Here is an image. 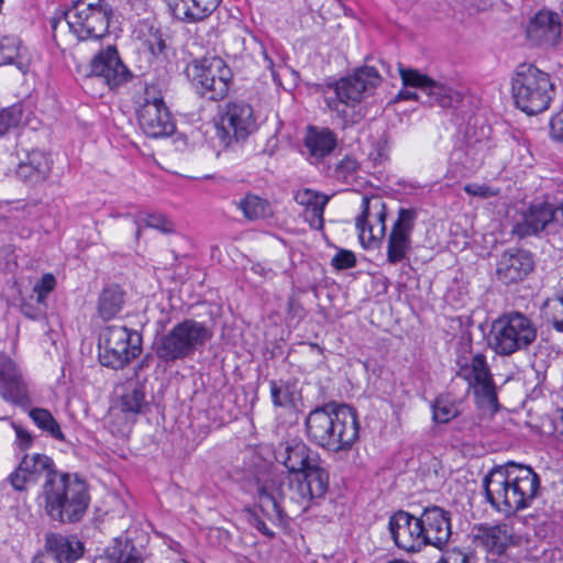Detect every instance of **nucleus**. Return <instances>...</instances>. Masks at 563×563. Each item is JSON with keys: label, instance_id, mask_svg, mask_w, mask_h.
Wrapping results in <instances>:
<instances>
[{"label": "nucleus", "instance_id": "f257e3e1", "mask_svg": "<svg viewBox=\"0 0 563 563\" xmlns=\"http://www.w3.org/2000/svg\"><path fill=\"white\" fill-rule=\"evenodd\" d=\"M276 462L283 464L290 476L286 497L302 507H311L329 489V472L320 465V455L300 439L278 444Z\"/></svg>", "mask_w": 563, "mask_h": 563}, {"label": "nucleus", "instance_id": "f03ea898", "mask_svg": "<svg viewBox=\"0 0 563 563\" xmlns=\"http://www.w3.org/2000/svg\"><path fill=\"white\" fill-rule=\"evenodd\" d=\"M540 488L539 475L515 462L494 466L483 478L485 499L506 517L528 508Z\"/></svg>", "mask_w": 563, "mask_h": 563}, {"label": "nucleus", "instance_id": "7ed1b4c3", "mask_svg": "<svg viewBox=\"0 0 563 563\" xmlns=\"http://www.w3.org/2000/svg\"><path fill=\"white\" fill-rule=\"evenodd\" d=\"M305 435L316 446L332 452H349L360 439L357 411L334 400L312 408L305 418Z\"/></svg>", "mask_w": 563, "mask_h": 563}, {"label": "nucleus", "instance_id": "20e7f679", "mask_svg": "<svg viewBox=\"0 0 563 563\" xmlns=\"http://www.w3.org/2000/svg\"><path fill=\"white\" fill-rule=\"evenodd\" d=\"M382 76L373 66H363L353 75L323 85L324 101L343 126L358 123L365 115L361 101L379 85Z\"/></svg>", "mask_w": 563, "mask_h": 563}, {"label": "nucleus", "instance_id": "39448f33", "mask_svg": "<svg viewBox=\"0 0 563 563\" xmlns=\"http://www.w3.org/2000/svg\"><path fill=\"white\" fill-rule=\"evenodd\" d=\"M38 499L51 520L75 523L82 519L90 504L89 486L78 474L60 472L43 483Z\"/></svg>", "mask_w": 563, "mask_h": 563}, {"label": "nucleus", "instance_id": "423d86ee", "mask_svg": "<svg viewBox=\"0 0 563 563\" xmlns=\"http://www.w3.org/2000/svg\"><path fill=\"white\" fill-rule=\"evenodd\" d=\"M212 330L195 319H185L153 343L155 355L165 364L191 357L212 338Z\"/></svg>", "mask_w": 563, "mask_h": 563}, {"label": "nucleus", "instance_id": "0eeeda50", "mask_svg": "<svg viewBox=\"0 0 563 563\" xmlns=\"http://www.w3.org/2000/svg\"><path fill=\"white\" fill-rule=\"evenodd\" d=\"M511 87L517 108L530 115L548 110L555 96L550 74L530 64L517 67Z\"/></svg>", "mask_w": 563, "mask_h": 563}, {"label": "nucleus", "instance_id": "6e6552de", "mask_svg": "<svg viewBox=\"0 0 563 563\" xmlns=\"http://www.w3.org/2000/svg\"><path fill=\"white\" fill-rule=\"evenodd\" d=\"M563 229V199L544 196L533 199L520 213L511 233L519 238H544L558 234Z\"/></svg>", "mask_w": 563, "mask_h": 563}, {"label": "nucleus", "instance_id": "1a4fd4ad", "mask_svg": "<svg viewBox=\"0 0 563 563\" xmlns=\"http://www.w3.org/2000/svg\"><path fill=\"white\" fill-rule=\"evenodd\" d=\"M537 327L526 314L512 311L498 317L492 323L488 344L501 356L526 351L537 340Z\"/></svg>", "mask_w": 563, "mask_h": 563}, {"label": "nucleus", "instance_id": "9d476101", "mask_svg": "<svg viewBox=\"0 0 563 563\" xmlns=\"http://www.w3.org/2000/svg\"><path fill=\"white\" fill-rule=\"evenodd\" d=\"M186 73L195 91L210 101L223 100L233 84L231 68L222 57L216 55L191 60Z\"/></svg>", "mask_w": 563, "mask_h": 563}, {"label": "nucleus", "instance_id": "9b49d317", "mask_svg": "<svg viewBox=\"0 0 563 563\" xmlns=\"http://www.w3.org/2000/svg\"><path fill=\"white\" fill-rule=\"evenodd\" d=\"M142 352V335L124 324L101 329L98 338V360L104 367L122 369Z\"/></svg>", "mask_w": 563, "mask_h": 563}, {"label": "nucleus", "instance_id": "f8f14e48", "mask_svg": "<svg viewBox=\"0 0 563 563\" xmlns=\"http://www.w3.org/2000/svg\"><path fill=\"white\" fill-rule=\"evenodd\" d=\"M112 14V7L106 0H75L64 12V19L79 41H87L108 33Z\"/></svg>", "mask_w": 563, "mask_h": 563}, {"label": "nucleus", "instance_id": "ddd939ff", "mask_svg": "<svg viewBox=\"0 0 563 563\" xmlns=\"http://www.w3.org/2000/svg\"><path fill=\"white\" fill-rule=\"evenodd\" d=\"M455 375L464 379L473 390L476 404L496 411L498 398L490 368L483 353L457 354Z\"/></svg>", "mask_w": 563, "mask_h": 563}, {"label": "nucleus", "instance_id": "4468645a", "mask_svg": "<svg viewBox=\"0 0 563 563\" xmlns=\"http://www.w3.org/2000/svg\"><path fill=\"white\" fill-rule=\"evenodd\" d=\"M379 64L383 71L389 77H395L397 73L401 78L402 86L420 90L423 95L422 103L451 108L462 99L461 93L454 88L437 81L417 69L407 68L400 63L393 66L386 60H380Z\"/></svg>", "mask_w": 563, "mask_h": 563}, {"label": "nucleus", "instance_id": "2eb2a0df", "mask_svg": "<svg viewBox=\"0 0 563 563\" xmlns=\"http://www.w3.org/2000/svg\"><path fill=\"white\" fill-rule=\"evenodd\" d=\"M257 128V118L252 106L243 100L231 101L220 117L216 137L228 147L245 141Z\"/></svg>", "mask_w": 563, "mask_h": 563}, {"label": "nucleus", "instance_id": "dca6fc26", "mask_svg": "<svg viewBox=\"0 0 563 563\" xmlns=\"http://www.w3.org/2000/svg\"><path fill=\"white\" fill-rule=\"evenodd\" d=\"M140 128L152 139L166 137L176 126L165 101L155 86H146L143 101L137 110Z\"/></svg>", "mask_w": 563, "mask_h": 563}, {"label": "nucleus", "instance_id": "f3484780", "mask_svg": "<svg viewBox=\"0 0 563 563\" xmlns=\"http://www.w3.org/2000/svg\"><path fill=\"white\" fill-rule=\"evenodd\" d=\"M52 457L42 453H25L15 470L8 476V482L14 490L24 492L30 486L37 484L41 477L44 482L59 475Z\"/></svg>", "mask_w": 563, "mask_h": 563}, {"label": "nucleus", "instance_id": "a211bd4d", "mask_svg": "<svg viewBox=\"0 0 563 563\" xmlns=\"http://www.w3.org/2000/svg\"><path fill=\"white\" fill-rule=\"evenodd\" d=\"M386 217V205L380 197L363 196L362 212L355 224L364 247H374L385 236Z\"/></svg>", "mask_w": 563, "mask_h": 563}, {"label": "nucleus", "instance_id": "6ab92c4d", "mask_svg": "<svg viewBox=\"0 0 563 563\" xmlns=\"http://www.w3.org/2000/svg\"><path fill=\"white\" fill-rule=\"evenodd\" d=\"M287 484L276 485L274 479L264 483L257 489L256 507L261 514L273 523L282 522L289 510L291 512H303L309 507H302L286 497Z\"/></svg>", "mask_w": 563, "mask_h": 563}, {"label": "nucleus", "instance_id": "aec40b11", "mask_svg": "<svg viewBox=\"0 0 563 563\" xmlns=\"http://www.w3.org/2000/svg\"><path fill=\"white\" fill-rule=\"evenodd\" d=\"M89 68L88 76L99 78L110 89H115L132 78V73L123 64L114 45L101 48L92 57Z\"/></svg>", "mask_w": 563, "mask_h": 563}, {"label": "nucleus", "instance_id": "412c9836", "mask_svg": "<svg viewBox=\"0 0 563 563\" xmlns=\"http://www.w3.org/2000/svg\"><path fill=\"white\" fill-rule=\"evenodd\" d=\"M388 529L399 549L418 552L426 547L419 516L398 510L389 517Z\"/></svg>", "mask_w": 563, "mask_h": 563}, {"label": "nucleus", "instance_id": "4be33fe9", "mask_svg": "<svg viewBox=\"0 0 563 563\" xmlns=\"http://www.w3.org/2000/svg\"><path fill=\"white\" fill-rule=\"evenodd\" d=\"M487 555H512L521 543V538L507 523L481 525L475 534Z\"/></svg>", "mask_w": 563, "mask_h": 563}, {"label": "nucleus", "instance_id": "5701e85b", "mask_svg": "<svg viewBox=\"0 0 563 563\" xmlns=\"http://www.w3.org/2000/svg\"><path fill=\"white\" fill-rule=\"evenodd\" d=\"M534 267L533 255L523 249H508L496 264V277L505 285L523 280Z\"/></svg>", "mask_w": 563, "mask_h": 563}, {"label": "nucleus", "instance_id": "b1692460", "mask_svg": "<svg viewBox=\"0 0 563 563\" xmlns=\"http://www.w3.org/2000/svg\"><path fill=\"white\" fill-rule=\"evenodd\" d=\"M419 517L426 547L432 545L442 550L452 534L451 514L442 507L429 506L422 509Z\"/></svg>", "mask_w": 563, "mask_h": 563}, {"label": "nucleus", "instance_id": "393cba45", "mask_svg": "<svg viewBox=\"0 0 563 563\" xmlns=\"http://www.w3.org/2000/svg\"><path fill=\"white\" fill-rule=\"evenodd\" d=\"M0 393L2 398L22 408L31 405L27 386L15 363L5 353L0 352Z\"/></svg>", "mask_w": 563, "mask_h": 563}, {"label": "nucleus", "instance_id": "a878e982", "mask_svg": "<svg viewBox=\"0 0 563 563\" xmlns=\"http://www.w3.org/2000/svg\"><path fill=\"white\" fill-rule=\"evenodd\" d=\"M562 25L558 13L539 11L527 26V37L539 46L561 47Z\"/></svg>", "mask_w": 563, "mask_h": 563}, {"label": "nucleus", "instance_id": "bb28decb", "mask_svg": "<svg viewBox=\"0 0 563 563\" xmlns=\"http://www.w3.org/2000/svg\"><path fill=\"white\" fill-rule=\"evenodd\" d=\"M52 170V159L42 151H31L25 161L19 163L15 174L23 183L35 186L45 181Z\"/></svg>", "mask_w": 563, "mask_h": 563}, {"label": "nucleus", "instance_id": "cd10ccee", "mask_svg": "<svg viewBox=\"0 0 563 563\" xmlns=\"http://www.w3.org/2000/svg\"><path fill=\"white\" fill-rule=\"evenodd\" d=\"M84 553V544L77 538H68L58 533H49L45 539V553L41 556H49L55 563H73Z\"/></svg>", "mask_w": 563, "mask_h": 563}, {"label": "nucleus", "instance_id": "c85d7f7f", "mask_svg": "<svg viewBox=\"0 0 563 563\" xmlns=\"http://www.w3.org/2000/svg\"><path fill=\"white\" fill-rule=\"evenodd\" d=\"M303 144L308 161L317 165L333 153L338 146V139L330 129L309 126Z\"/></svg>", "mask_w": 563, "mask_h": 563}, {"label": "nucleus", "instance_id": "c756f323", "mask_svg": "<svg viewBox=\"0 0 563 563\" xmlns=\"http://www.w3.org/2000/svg\"><path fill=\"white\" fill-rule=\"evenodd\" d=\"M92 563H143V549L128 538H115Z\"/></svg>", "mask_w": 563, "mask_h": 563}, {"label": "nucleus", "instance_id": "7c9ffc66", "mask_svg": "<svg viewBox=\"0 0 563 563\" xmlns=\"http://www.w3.org/2000/svg\"><path fill=\"white\" fill-rule=\"evenodd\" d=\"M221 3V0H169L173 14L186 22L207 19Z\"/></svg>", "mask_w": 563, "mask_h": 563}, {"label": "nucleus", "instance_id": "2f4dec72", "mask_svg": "<svg viewBox=\"0 0 563 563\" xmlns=\"http://www.w3.org/2000/svg\"><path fill=\"white\" fill-rule=\"evenodd\" d=\"M147 405L145 384L131 379L123 385V390L120 396V408L123 412L130 415H137L143 411Z\"/></svg>", "mask_w": 563, "mask_h": 563}, {"label": "nucleus", "instance_id": "473e14b6", "mask_svg": "<svg viewBox=\"0 0 563 563\" xmlns=\"http://www.w3.org/2000/svg\"><path fill=\"white\" fill-rule=\"evenodd\" d=\"M15 65L25 74L29 70L30 62L21 41L15 36H3L0 40V65Z\"/></svg>", "mask_w": 563, "mask_h": 563}, {"label": "nucleus", "instance_id": "72a5a7b5", "mask_svg": "<svg viewBox=\"0 0 563 563\" xmlns=\"http://www.w3.org/2000/svg\"><path fill=\"white\" fill-rule=\"evenodd\" d=\"M271 398L274 407L294 408L300 391L295 379H272L269 380Z\"/></svg>", "mask_w": 563, "mask_h": 563}, {"label": "nucleus", "instance_id": "f704fd0d", "mask_svg": "<svg viewBox=\"0 0 563 563\" xmlns=\"http://www.w3.org/2000/svg\"><path fill=\"white\" fill-rule=\"evenodd\" d=\"M136 224V239L141 236L143 228H151L163 234L175 232V225L168 217L161 212L140 211L134 218Z\"/></svg>", "mask_w": 563, "mask_h": 563}, {"label": "nucleus", "instance_id": "c9c22d12", "mask_svg": "<svg viewBox=\"0 0 563 563\" xmlns=\"http://www.w3.org/2000/svg\"><path fill=\"white\" fill-rule=\"evenodd\" d=\"M124 303V294L118 286L104 288L99 296L98 312L103 320L114 318Z\"/></svg>", "mask_w": 563, "mask_h": 563}, {"label": "nucleus", "instance_id": "e433bc0d", "mask_svg": "<svg viewBox=\"0 0 563 563\" xmlns=\"http://www.w3.org/2000/svg\"><path fill=\"white\" fill-rule=\"evenodd\" d=\"M236 206L242 211L243 216L250 221L264 219L272 214V208L268 200L253 194H247L236 203Z\"/></svg>", "mask_w": 563, "mask_h": 563}, {"label": "nucleus", "instance_id": "4c0bfd02", "mask_svg": "<svg viewBox=\"0 0 563 563\" xmlns=\"http://www.w3.org/2000/svg\"><path fill=\"white\" fill-rule=\"evenodd\" d=\"M29 416L35 426L55 440L65 441L59 423L45 408H32Z\"/></svg>", "mask_w": 563, "mask_h": 563}, {"label": "nucleus", "instance_id": "58836bf2", "mask_svg": "<svg viewBox=\"0 0 563 563\" xmlns=\"http://www.w3.org/2000/svg\"><path fill=\"white\" fill-rule=\"evenodd\" d=\"M410 249L411 238L398 235L395 232H390L387 240V262L391 265L401 263L407 258Z\"/></svg>", "mask_w": 563, "mask_h": 563}, {"label": "nucleus", "instance_id": "ea45409f", "mask_svg": "<svg viewBox=\"0 0 563 563\" xmlns=\"http://www.w3.org/2000/svg\"><path fill=\"white\" fill-rule=\"evenodd\" d=\"M431 407L432 418L438 423H448L459 413L454 400H452L448 395L438 396Z\"/></svg>", "mask_w": 563, "mask_h": 563}, {"label": "nucleus", "instance_id": "a19ab883", "mask_svg": "<svg viewBox=\"0 0 563 563\" xmlns=\"http://www.w3.org/2000/svg\"><path fill=\"white\" fill-rule=\"evenodd\" d=\"M417 219L418 211L415 208H399L397 219L394 222L390 232L411 238Z\"/></svg>", "mask_w": 563, "mask_h": 563}, {"label": "nucleus", "instance_id": "79ce46f5", "mask_svg": "<svg viewBox=\"0 0 563 563\" xmlns=\"http://www.w3.org/2000/svg\"><path fill=\"white\" fill-rule=\"evenodd\" d=\"M360 163L353 156L345 155L334 165L332 176L342 183L349 184L356 179Z\"/></svg>", "mask_w": 563, "mask_h": 563}, {"label": "nucleus", "instance_id": "37998d69", "mask_svg": "<svg viewBox=\"0 0 563 563\" xmlns=\"http://www.w3.org/2000/svg\"><path fill=\"white\" fill-rule=\"evenodd\" d=\"M488 148H489L488 141L476 140L474 143H471L468 141L466 143V146L464 150L466 159L463 162V164L468 169L478 168L482 165L485 154Z\"/></svg>", "mask_w": 563, "mask_h": 563}, {"label": "nucleus", "instance_id": "c03bdc74", "mask_svg": "<svg viewBox=\"0 0 563 563\" xmlns=\"http://www.w3.org/2000/svg\"><path fill=\"white\" fill-rule=\"evenodd\" d=\"M543 308L553 328L559 332H563V292L548 299Z\"/></svg>", "mask_w": 563, "mask_h": 563}, {"label": "nucleus", "instance_id": "a18cd8bd", "mask_svg": "<svg viewBox=\"0 0 563 563\" xmlns=\"http://www.w3.org/2000/svg\"><path fill=\"white\" fill-rule=\"evenodd\" d=\"M22 119V106L19 103L0 110V137L19 125Z\"/></svg>", "mask_w": 563, "mask_h": 563}, {"label": "nucleus", "instance_id": "49530a36", "mask_svg": "<svg viewBox=\"0 0 563 563\" xmlns=\"http://www.w3.org/2000/svg\"><path fill=\"white\" fill-rule=\"evenodd\" d=\"M442 559L445 563H478L475 551L456 547L448 550Z\"/></svg>", "mask_w": 563, "mask_h": 563}, {"label": "nucleus", "instance_id": "de8ad7c7", "mask_svg": "<svg viewBox=\"0 0 563 563\" xmlns=\"http://www.w3.org/2000/svg\"><path fill=\"white\" fill-rule=\"evenodd\" d=\"M296 200L300 205L306 206V208H313L319 207V205L327 206L329 202V197L307 188L297 194Z\"/></svg>", "mask_w": 563, "mask_h": 563}, {"label": "nucleus", "instance_id": "09e8293b", "mask_svg": "<svg viewBox=\"0 0 563 563\" xmlns=\"http://www.w3.org/2000/svg\"><path fill=\"white\" fill-rule=\"evenodd\" d=\"M56 280L52 274H45L34 285L33 292L36 296V302L38 305H45L47 295L55 288Z\"/></svg>", "mask_w": 563, "mask_h": 563}, {"label": "nucleus", "instance_id": "8fccbe9b", "mask_svg": "<svg viewBox=\"0 0 563 563\" xmlns=\"http://www.w3.org/2000/svg\"><path fill=\"white\" fill-rule=\"evenodd\" d=\"M331 264L335 269H349L356 265V258L352 251L340 250L331 260Z\"/></svg>", "mask_w": 563, "mask_h": 563}, {"label": "nucleus", "instance_id": "3c124183", "mask_svg": "<svg viewBox=\"0 0 563 563\" xmlns=\"http://www.w3.org/2000/svg\"><path fill=\"white\" fill-rule=\"evenodd\" d=\"M325 206L319 205V207L306 208L305 220L309 223L313 230H322L324 225L323 212Z\"/></svg>", "mask_w": 563, "mask_h": 563}, {"label": "nucleus", "instance_id": "603ef678", "mask_svg": "<svg viewBox=\"0 0 563 563\" xmlns=\"http://www.w3.org/2000/svg\"><path fill=\"white\" fill-rule=\"evenodd\" d=\"M246 516L249 523L258 530L262 534L271 539L275 537L274 531L267 527L256 509H247Z\"/></svg>", "mask_w": 563, "mask_h": 563}, {"label": "nucleus", "instance_id": "864d4df0", "mask_svg": "<svg viewBox=\"0 0 563 563\" xmlns=\"http://www.w3.org/2000/svg\"><path fill=\"white\" fill-rule=\"evenodd\" d=\"M12 428L15 432V444L19 448V450H29L33 445L34 437L20 424L12 423Z\"/></svg>", "mask_w": 563, "mask_h": 563}, {"label": "nucleus", "instance_id": "5fc2aeb1", "mask_svg": "<svg viewBox=\"0 0 563 563\" xmlns=\"http://www.w3.org/2000/svg\"><path fill=\"white\" fill-rule=\"evenodd\" d=\"M464 191L467 195L479 197V198H490L498 195V190L494 189L493 187H489L487 185H481V184H466L464 186Z\"/></svg>", "mask_w": 563, "mask_h": 563}, {"label": "nucleus", "instance_id": "6e6d98bb", "mask_svg": "<svg viewBox=\"0 0 563 563\" xmlns=\"http://www.w3.org/2000/svg\"><path fill=\"white\" fill-rule=\"evenodd\" d=\"M145 44L147 45L153 56L165 55L167 45L161 33H154L150 38L146 40Z\"/></svg>", "mask_w": 563, "mask_h": 563}, {"label": "nucleus", "instance_id": "4d7b16f0", "mask_svg": "<svg viewBox=\"0 0 563 563\" xmlns=\"http://www.w3.org/2000/svg\"><path fill=\"white\" fill-rule=\"evenodd\" d=\"M21 312L29 319L37 320L42 317L43 310L40 307H34L31 303H22Z\"/></svg>", "mask_w": 563, "mask_h": 563}, {"label": "nucleus", "instance_id": "13d9d810", "mask_svg": "<svg viewBox=\"0 0 563 563\" xmlns=\"http://www.w3.org/2000/svg\"><path fill=\"white\" fill-rule=\"evenodd\" d=\"M408 87H405L404 86V89H401L397 96H396V101H400V100H416V101H420L422 102L423 100V95L419 91H410L407 89Z\"/></svg>", "mask_w": 563, "mask_h": 563}, {"label": "nucleus", "instance_id": "bf43d9fd", "mask_svg": "<svg viewBox=\"0 0 563 563\" xmlns=\"http://www.w3.org/2000/svg\"><path fill=\"white\" fill-rule=\"evenodd\" d=\"M473 354L472 353V339H471V335L467 334V335H462L460 338V341L457 343V347H456V355L457 354Z\"/></svg>", "mask_w": 563, "mask_h": 563}, {"label": "nucleus", "instance_id": "052dcab7", "mask_svg": "<svg viewBox=\"0 0 563 563\" xmlns=\"http://www.w3.org/2000/svg\"><path fill=\"white\" fill-rule=\"evenodd\" d=\"M486 563H518L512 555H486Z\"/></svg>", "mask_w": 563, "mask_h": 563}, {"label": "nucleus", "instance_id": "680f3d73", "mask_svg": "<svg viewBox=\"0 0 563 563\" xmlns=\"http://www.w3.org/2000/svg\"><path fill=\"white\" fill-rule=\"evenodd\" d=\"M554 430L558 433V438L563 442V409L558 410V416L554 419Z\"/></svg>", "mask_w": 563, "mask_h": 563}, {"label": "nucleus", "instance_id": "e2e57ef3", "mask_svg": "<svg viewBox=\"0 0 563 563\" xmlns=\"http://www.w3.org/2000/svg\"><path fill=\"white\" fill-rule=\"evenodd\" d=\"M32 563H55L49 556H37Z\"/></svg>", "mask_w": 563, "mask_h": 563}, {"label": "nucleus", "instance_id": "0e129e2a", "mask_svg": "<svg viewBox=\"0 0 563 563\" xmlns=\"http://www.w3.org/2000/svg\"><path fill=\"white\" fill-rule=\"evenodd\" d=\"M144 1H145V0H130V2H131L132 4H135V3H142V2H144Z\"/></svg>", "mask_w": 563, "mask_h": 563}, {"label": "nucleus", "instance_id": "69168bd1", "mask_svg": "<svg viewBox=\"0 0 563 563\" xmlns=\"http://www.w3.org/2000/svg\"><path fill=\"white\" fill-rule=\"evenodd\" d=\"M56 26H57V21H56V20H53V21H52V27H53V29H56Z\"/></svg>", "mask_w": 563, "mask_h": 563}, {"label": "nucleus", "instance_id": "338daca9", "mask_svg": "<svg viewBox=\"0 0 563 563\" xmlns=\"http://www.w3.org/2000/svg\"><path fill=\"white\" fill-rule=\"evenodd\" d=\"M262 269H263L262 267H253V271H254L255 273H260Z\"/></svg>", "mask_w": 563, "mask_h": 563}, {"label": "nucleus", "instance_id": "774afa93", "mask_svg": "<svg viewBox=\"0 0 563 563\" xmlns=\"http://www.w3.org/2000/svg\"><path fill=\"white\" fill-rule=\"evenodd\" d=\"M438 563H445L444 560L441 558V560Z\"/></svg>", "mask_w": 563, "mask_h": 563}]
</instances>
